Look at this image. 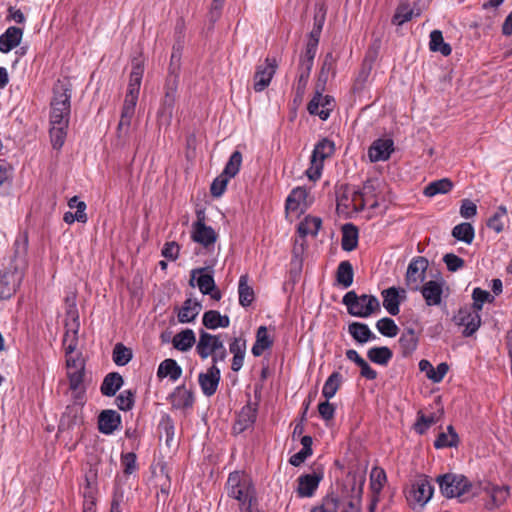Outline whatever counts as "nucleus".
<instances>
[{"instance_id":"nucleus-1","label":"nucleus","mask_w":512,"mask_h":512,"mask_svg":"<svg viewBox=\"0 0 512 512\" xmlns=\"http://www.w3.org/2000/svg\"><path fill=\"white\" fill-rule=\"evenodd\" d=\"M144 73V65L137 59L132 61V70L129 76L127 93L125 95L120 121L117 127L119 133L128 131L131 120L135 113V107L138 101L140 86Z\"/></svg>"},{"instance_id":"nucleus-2","label":"nucleus","mask_w":512,"mask_h":512,"mask_svg":"<svg viewBox=\"0 0 512 512\" xmlns=\"http://www.w3.org/2000/svg\"><path fill=\"white\" fill-rule=\"evenodd\" d=\"M72 84L69 79H58L52 88L50 123H69L71 114Z\"/></svg>"},{"instance_id":"nucleus-3","label":"nucleus","mask_w":512,"mask_h":512,"mask_svg":"<svg viewBox=\"0 0 512 512\" xmlns=\"http://www.w3.org/2000/svg\"><path fill=\"white\" fill-rule=\"evenodd\" d=\"M436 483L442 496L448 499L458 498L460 502H465L468 499L466 495L471 494V497H474L477 494L473 491L472 482L463 474H441L436 477Z\"/></svg>"},{"instance_id":"nucleus-4","label":"nucleus","mask_w":512,"mask_h":512,"mask_svg":"<svg viewBox=\"0 0 512 512\" xmlns=\"http://www.w3.org/2000/svg\"><path fill=\"white\" fill-rule=\"evenodd\" d=\"M342 303L347 307L351 316L360 318H368L381 309L376 296L368 294L358 296L353 290L343 296Z\"/></svg>"},{"instance_id":"nucleus-5","label":"nucleus","mask_w":512,"mask_h":512,"mask_svg":"<svg viewBox=\"0 0 512 512\" xmlns=\"http://www.w3.org/2000/svg\"><path fill=\"white\" fill-rule=\"evenodd\" d=\"M428 260L425 257L418 256L411 260L408 265L405 282L409 290L418 291L426 278Z\"/></svg>"},{"instance_id":"nucleus-6","label":"nucleus","mask_w":512,"mask_h":512,"mask_svg":"<svg viewBox=\"0 0 512 512\" xmlns=\"http://www.w3.org/2000/svg\"><path fill=\"white\" fill-rule=\"evenodd\" d=\"M197 221L193 223L191 238L194 242L205 248L213 246L217 240V234L211 226L205 224V213L202 210L196 212Z\"/></svg>"},{"instance_id":"nucleus-7","label":"nucleus","mask_w":512,"mask_h":512,"mask_svg":"<svg viewBox=\"0 0 512 512\" xmlns=\"http://www.w3.org/2000/svg\"><path fill=\"white\" fill-rule=\"evenodd\" d=\"M164 90L165 94L161 103V107L158 111V118L162 123L170 125L174 113L178 90V86L175 85L174 78H171L169 81H165Z\"/></svg>"},{"instance_id":"nucleus-8","label":"nucleus","mask_w":512,"mask_h":512,"mask_svg":"<svg viewBox=\"0 0 512 512\" xmlns=\"http://www.w3.org/2000/svg\"><path fill=\"white\" fill-rule=\"evenodd\" d=\"M453 321L458 326H464L462 334L464 337L472 336L481 325V316L478 311L473 308H460L458 313L453 317Z\"/></svg>"},{"instance_id":"nucleus-9","label":"nucleus","mask_w":512,"mask_h":512,"mask_svg":"<svg viewBox=\"0 0 512 512\" xmlns=\"http://www.w3.org/2000/svg\"><path fill=\"white\" fill-rule=\"evenodd\" d=\"M434 493V486L428 476H419L412 484L409 500L423 508L425 504L432 498Z\"/></svg>"},{"instance_id":"nucleus-10","label":"nucleus","mask_w":512,"mask_h":512,"mask_svg":"<svg viewBox=\"0 0 512 512\" xmlns=\"http://www.w3.org/2000/svg\"><path fill=\"white\" fill-rule=\"evenodd\" d=\"M278 67L277 60L275 58H266L264 64H260L256 67L254 74V85L253 88L256 92H261L266 89Z\"/></svg>"},{"instance_id":"nucleus-11","label":"nucleus","mask_w":512,"mask_h":512,"mask_svg":"<svg viewBox=\"0 0 512 512\" xmlns=\"http://www.w3.org/2000/svg\"><path fill=\"white\" fill-rule=\"evenodd\" d=\"M324 473L322 469L313 470L310 474H302L298 477V486L296 492L299 497H312L323 480Z\"/></svg>"},{"instance_id":"nucleus-12","label":"nucleus","mask_w":512,"mask_h":512,"mask_svg":"<svg viewBox=\"0 0 512 512\" xmlns=\"http://www.w3.org/2000/svg\"><path fill=\"white\" fill-rule=\"evenodd\" d=\"M67 314L71 316L72 322L66 323V333L63 338L65 354H73L78 345L79 316L75 305H72Z\"/></svg>"},{"instance_id":"nucleus-13","label":"nucleus","mask_w":512,"mask_h":512,"mask_svg":"<svg viewBox=\"0 0 512 512\" xmlns=\"http://www.w3.org/2000/svg\"><path fill=\"white\" fill-rule=\"evenodd\" d=\"M228 495L242 504H250L251 486L246 480H242L237 472L231 473L227 480Z\"/></svg>"},{"instance_id":"nucleus-14","label":"nucleus","mask_w":512,"mask_h":512,"mask_svg":"<svg viewBox=\"0 0 512 512\" xmlns=\"http://www.w3.org/2000/svg\"><path fill=\"white\" fill-rule=\"evenodd\" d=\"M223 348V341L220 338V335H213L205 330H200L199 332V340L196 345V352L200 356L201 359H206L213 352H217Z\"/></svg>"},{"instance_id":"nucleus-15","label":"nucleus","mask_w":512,"mask_h":512,"mask_svg":"<svg viewBox=\"0 0 512 512\" xmlns=\"http://www.w3.org/2000/svg\"><path fill=\"white\" fill-rule=\"evenodd\" d=\"M210 267L196 268L191 271V278L189 280V285L191 287L195 286V279L197 282V286L202 294L212 292L213 288H215V281L212 274V271L208 272Z\"/></svg>"},{"instance_id":"nucleus-16","label":"nucleus","mask_w":512,"mask_h":512,"mask_svg":"<svg viewBox=\"0 0 512 512\" xmlns=\"http://www.w3.org/2000/svg\"><path fill=\"white\" fill-rule=\"evenodd\" d=\"M257 412V403L253 404L249 401L245 406H243L238 415L237 421L233 426L234 432L240 434L247 430L248 428H251L256 421Z\"/></svg>"},{"instance_id":"nucleus-17","label":"nucleus","mask_w":512,"mask_h":512,"mask_svg":"<svg viewBox=\"0 0 512 512\" xmlns=\"http://www.w3.org/2000/svg\"><path fill=\"white\" fill-rule=\"evenodd\" d=\"M364 483V478H360L359 483H357V479L354 476L348 483L344 484L342 487V496L350 498V500L348 501V507L352 511L359 509V505L363 494Z\"/></svg>"},{"instance_id":"nucleus-18","label":"nucleus","mask_w":512,"mask_h":512,"mask_svg":"<svg viewBox=\"0 0 512 512\" xmlns=\"http://www.w3.org/2000/svg\"><path fill=\"white\" fill-rule=\"evenodd\" d=\"M394 151L392 139H377L368 149V156L371 162L386 161Z\"/></svg>"},{"instance_id":"nucleus-19","label":"nucleus","mask_w":512,"mask_h":512,"mask_svg":"<svg viewBox=\"0 0 512 512\" xmlns=\"http://www.w3.org/2000/svg\"><path fill=\"white\" fill-rule=\"evenodd\" d=\"M198 381L205 396L214 395L220 382V369L216 365H212L206 373L199 374Z\"/></svg>"},{"instance_id":"nucleus-20","label":"nucleus","mask_w":512,"mask_h":512,"mask_svg":"<svg viewBox=\"0 0 512 512\" xmlns=\"http://www.w3.org/2000/svg\"><path fill=\"white\" fill-rule=\"evenodd\" d=\"M121 425V415L112 409L100 412L98 416V430L105 435L112 434Z\"/></svg>"},{"instance_id":"nucleus-21","label":"nucleus","mask_w":512,"mask_h":512,"mask_svg":"<svg viewBox=\"0 0 512 512\" xmlns=\"http://www.w3.org/2000/svg\"><path fill=\"white\" fill-rule=\"evenodd\" d=\"M169 401L175 409H189L194 405V394L185 385H180L170 394Z\"/></svg>"},{"instance_id":"nucleus-22","label":"nucleus","mask_w":512,"mask_h":512,"mask_svg":"<svg viewBox=\"0 0 512 512\" xmlns=\"http://www.w3.org/2000/svg\"><path fill=\"white\" fill-rule=\"evenodd\" d=\"M81 423H83L82 407L73 403L68 405L63 412L59 423V431L69 430Z\"/></svg>"},{"instance_id":"nucleus-23","label":"nucleus","mask_w":512,"mask_h":512,"mask_svg":"<svg viewBox=\"0 0 512 512\" xmlns=\"http://www.w3.org/2000/svg\"><path fill=\"white\" fill-rule=\"evenodd\" d=\"M443 284L430 280L420 286L421 294L428 306H438L442 302Z\"/></svg>"},{"instance_id":"nucleus-24","label":"nucleus","mask_w":512,"mask_h":512,"mask_svg":"<svg viewBox=\"0 0 512 512\" xmlns=\"http://www.w3.org/2000/svg\"><path fill=\"white\" fill-rule=\"evenodd\" d=\"M403 357L410 356L418 347L419 336L411 327L405 328L398 340Z\"/></svg>"},{"instance_id":"nucleus-25","label":"nucleus","mask_w":512,"mask_h":512,"mask_svg":"<svg viewBox=\"0 0 512 512\" xmlns=\"http://www.w3.org/2000/svg\"><path fill=\"white\" fill-rule=\"evenodd\" d=\"M22 272L17 268L13 272L2 274V299L10 298L19 288L22 281Z\"/></svg>"},{"instance_id":"nucleus-26","label":"nucleus","mask_w":512,"mask_h":512,"mask_svg":"<svg viewBox=\"0 0 512 512\" xmlns=\"http://www.w3.org/2000/svg\"><path fill=\"white\" fill-rule=\"evenodd\" d=\"M124 384L122 375L118 372L108 373L100 386V392L103 396L113 397Z\"/></svg>"},{"instance_id":"nucleus-27","label":"nucleus","mask_w":512,"mask_h":512,"mask_svg":"<svg viewBox=\"0 0 512 512\" xmlns=\"http://www.w3.org/2000/svg\"><path fill=\"white\" fill-rule=\"evenodd\" d=\"M382 298H383V307L386 309V311L392 315L396 316L400 312V303H401V297L399 295V289L392 286L387 289H384L381 292Z\"/></svg>"},{"instance_id":"nucleus-28","label":"nucleus","mask_w":512,"mask_h":512,"mask_svg":"<svg viewBox=\"0 0 512 512\" xmlns=\"http://www.w3.org/2000/svg\"><path fill=\"white\" fill-rule=\"evenodd\" d=\"M348 332L351 337L359 344H364L375 340L376 335L370 330L369 326L362 322H352L348 326Z\"/></svg>"},{"instance_id":"nucleus-29","label":"nucleus","mask_w":512,"mask_h":512,"mask_svg":"<svg viewBox=\"0 0 512 512\" xmlns=\"http://www.w3.org/2000/svg\"><path fill=\"white\" fill-rule=\"evenodd\" d=\"M201 309L202 305L200 302L191 298L186 299L182 308L178 312V321L180 323H189L194 321Z\"/></svg>"},{"instance_id":"nucleus-30","label":"nucleus","mask_w":512,"mask_h":512,"mask_svg":"<svg viewBox=\"0 0 512 512\" xmlns=\"http://www.w3.org/2000/svg\"><path fill=\"white\" fill-rule=\"evenodd\" d=\"M202 323L207 329L227 328L230 325V318L221 315L217 310H208L204 313Z\"/></svg>"},{"instance_id":"nucleus-31","label":"nucleus","mask_w":512,"mask_h":512,"mask_svg":"<svg viewBox=\"0 0 512 512\" xmlns=\"http://www.w3.org/2000/svg\"><path fill=\"white\" fill-rule=\"evenodd\" d=\"M23 37V29L11 26L2 33V53H7L17 47Z\"/></svg>"},{"instance_id":"nucleus-32","label":"nucleus","mask_w":512,"mask_h":512,"mask_svg":"<svg viewBox=\"0 0 512 512\" xmlns=\"http://www.w3.org/2000/svg\"><path fill=\"white\" fill-rule=\"evenodd\" d=\"M358 245V229L352 223L342 226L341 247L344 251L350 252Z\"/></svg>"},{"instance_id":"nucleus-33","label":"nucleus","mask_w":512,"mask_h":512,"mask_svg":"<svg viewBox=\"0 0 512 512\" xmlns=\"http://www.w3.org/2000/svg\"><path fill=\"white\" fill-rule=\"evenodd\" d=\"M182 375V368L176 360L168 358L162 361L158 367L157 376L159 378L169 377L170 380L176 381Z\"/></svg>"},{"instance_id":"nucleus-34","label":"nucleus","mask_w":512,"mask_h":512,"mask_svg":"<svg viewBox=\"0 0 512 512\" xmlns=\"http://www.w3.org/2000/svg\"><path fill=\"white\" fill-rule=\"evenodd\" d=\"M367 357L374 364L387 366L393 358V352L387 346H375L367 351Z\"/></svg>"},{"instance_id":"nucleus-35","label":"nucleus","mask_w":512,"mask_h":512,"mask_svg":"<svg viewBox=\"0 0 512 512\" xmlns=\"http://www.w3.org/2000/svg\"><path fill=\"white\" fill-rule=\"evenodd\" d=\"M335 151V144L328 138L321 139L314 147L311 155V162L319 161L323 163L324 160L330 157Z\"/></svg>"},{"instance_id":"nucleus-36","label":"nucleus","mask_w":512,"mask_h":512,"mask_svg":"<svg viewBox=\"0 0 512 512\" xmlns=\"http://www.w3.org/2000/svg\"><path fill=\"white\" fill-rule=\"evenodd\" d=\"M273 340L269 337L267 327L260 326L256 333V340L252 347V354L255 357H259L263 354L266 349L271 348Z\"/></svg>"},{"instance_id":"nucleus-37","label":"nucleus","mask_w":512,"mask_h":512,"mask_svg":"<svg viewBox=\"0 0 512 512\" xmlns=\"http://www.w3.org/2000/svg\"><path fill=\"white\" fill-rule=\"evenodd\" d=\"M196 342L195 333L192 329H185L177 333L172 340L175 349L186 352L193 347Z\"/></svg>"},{"instance_id":"nucleus-38","label":"nucleus","mask_w":512,"mask_h":512,"mask_svg":"<svg viewBox=\"0 0 512 512\" xmlns=\"http://www.w3.org/2000/svg\"><path fill=\"white\" fill-rule=\"evenodd\" d=\"M50 125L51 145L54 149L60 150L65 143L69 123H50Z\"/></svg>"},{"instance_id":"nucleus-39","label":"nucleus","mask_w":512,"mask_h":512,"mask_svg":"<svg viewBox=\"0 0 512 512\" xmlns=\"http://www.w3.org/2000/svg\"><path fill=\"white\" fill-rule=\"evenodd\" d=\"M353 278L354 270L352 264L348 260L340 262L336 270L337 283L344 288H348L352 285Z\"/></svg>"},{"instance_id":"nucleus-40","label":"nucleus","mask_w":512,"mask_h":512,"mask_svg":"<svg viewBox=\"0 0 512 512\" xmlns=\"http://www.w3.org/2000/svg\"><path fill=\"white\" fill-rule=\"evenodd\" d=\"M239 304L249 307L255 299L253 288L248 284V275H242L238 284Z\"/></svg>"},{"instance_id":"nucleus-41","label":"nucleus","mask_w":512,"mask_h":512,"mask_svg":"<svg viewBox=\"0 0 512 512\" xmlns=\"http://www.w3.org/2000/svg\"><path fill=\"white\" fill-rule=\"evenodd\" d=\"M322 219L315 216H306L298 225V233L300 236L307 235L316 236L321 228Z\"/></svg>"},{"instance_id":"nucleus-42","label":"nucleus","mask_w":512,"mask_h":512,"mask_svg":"<svg viewBox=\"0 0 512 512\" xmlns=\"http://www.w3.org/2000/svg\"><path fill=\"white\" fill-rule=\"evenodd\" d=\"M453 186V182L449 178H442L430 182L424 188L423 193L427 197H433L437 194H446L452 190Z\"/></svg>"},{"instance_id":"nucleus-43","label":"nucleus","mask_w":512,"mask_h":512,"mask_svg":"<svg viewBox=\"0 0 512 512\" xmlns=\"http://www.w3.org/2000/svg\"><path fill=\"white\" fill-rule=\"evenodd\" d=\"M447 432L448 433L441 432L438 434L437 438L434 441V447L436 449L457 447L459 443V437L454 427L452 425H449L447 427Z\"/></svg>"},{"instance_id":"nucleus-44","label":"nucleus","mask_w":512,"mask_h":512,"mask_svg":"<svg viewBox=\"0 0 512 512\" xmlns=\"http://www.w3.org/2000/svg\"><path fill=\"white\" fill-rule=\"evenodd\" d=\"M429 48L433 52H440L443 56H449L452 52L450 44L444 41L440 30H433L430 33Z\"/></svg>"},{"instance_id":"nucleus-45","label":"nucleus","mask_w":512,"mask_h":512,"mask_svg":"<svg viewBox=\"0 0 512 512\" xmlns=\"http://www.w3.org/2000/svg\"><path fill=\"white\" fill-rule=\"evenodd\" d=\"M343 381V376L340 372H333L325 381L322 388V395L325 399L330 400L335 396Z\"/></svg>"},{"instance_id":"nucleus-46","label":"nucleus","mask_w":512,"mask_h":512,"mask_svg":"<svg viewBox=\"0 0 512 512\" xmlns=\"http://www.w3.org/2000/svg\"><path fill=\"white\" fill-rule=\"evenodd\" d=\"M452 236L466 244H471L475 237V230L472 224L463 222L452 229Z\"/></svg>"},{"instance_id":"nucleus-47","label":"nucleus","mask_w":512,"mask_h":512,"mask_svg":"<svg viewBox=\"0 0 512 512\" xmlns=\"http://www.w3.org/2000/svg\"><path fill=\"white\" fill-rule=\"evenodd\" d=\"M372 70V60L365 58L362 62L361 68L354 80V84L352 87L353 92L359 93L365 87V84L369 78V75Z\"/></svg>"},{"instance_id":"nucleus-48","label":"nucleus","mask_w":512,"mask_h":512,"mask_svg":"<svg viewBox=\"0 0 512 512\" xmlns=\"http://www.w3.org/2000/svg\"><path fill=\"white\" fill-rule=\"evenodd\" d=\"M322 93L316 90L314 97L307 105V110L311 115H317L321 120H327L330 116L331 108L319 109L321 107Z\"/></svg>"},{"instance_id":"nucleus-49","label":"nucleus","mask_w":512,"mask_h":512,"mask_svg":"<svg viewBox=\"0 0 512 512\" xmlns=\"http://www.w3.org/2000/svg\"><path fill=\"white\" fill-rule=\"evenodd\" d=\"M241 164L242 154L240 151L236 150L231 154L221 174L231 179L238 174Z\"/></svg>"},{"instance_id":"nucleus-50","label":"nucleus","mask_w":512,"mask_h":512,"mask_svg":"<svg viewBox=\"0 0 512 512\" xmlns=\"http://www.w3.org/2000/svg\"><path fill=\"white\" fill-rule=\"evenodd\" d=\"M112 358L116 365L125 366L132 359V350L122 343H117L114 346Z\"/></svg>"},{"instance_id":"nucleus-51","label":"nucleus","mask_w":512,"mask_h":512,"mask_svg":"<svg viewBox=\"0 0 512 512\" xmlns=\"http://www.w3.org/2000/svg\"><path fill=\"white\" fill-rule=\"evenodd\" d=\"M376 328L385 337L393 338L397 336L399 328L395 321L389 317H383L376 322Z\"/></svg>"},{"instance_id":"nucleus-52","label":"nucleus","mask_w":512,"mask_h":512,"mask_svg":"<svg viewBox=\"0 0 512 512\" xmlns=\"http://www.w3.org/2000/svg\"><path fill=\"white\" fill-rule=\"evenodd\" d=\"M135 395L136 392L131 389L123 390L115 399L116 406L121 411H130L135 404Z\"/></svg>"},{"instance_id":"nucleus-53","label":"nucleus","mask_w":512,"mask_h":512,"mask_svg":"<svg viewBox=\"0 0 512 512\" xmlns=\"http://www.w3.org/2000/svg\"><path fill=\"white\" fill-rule=\"evenodd\" d=\"M308 192L305 188L297 187L291 191L286 199L287 210H297L301 202L305 201Z\"/></svg>"},{"instance_id":"nucleus-54","label":"nucleus","mask_w":512,"mask_h":512,"mask_svg":"<svg viewBox=\"0 0 512 512\" xmlns=\"http://www.w3.org/2000/svg\"><path fill=\"white\" fill-rule=\"evenodd\" d=\"M315 50L306 49L303 55L300 56L298 73L310 77V73L314 64V58L316 56Z\"/></svg>"},{"instance_id":"nucleus-55","label":"nucleus","mask_w":512,"mask_h":512,"mask_svg":"<svg viewBox=\"0 0 512 512\" xmlns=\"http://www.w3.org/2000/svg\"><path fill=\"white\" fill-rule=\"evenodd\" d=\"M473 304L472 308L478 312H480L483 308V304L485 302L492 303L494 301V296L490 294L487 290H483L479 287L474 288L472 292Z\"/></svg>"},{"instance_id":"nucleus-56","label":"nucleus","mask_w":512,"mask_h":512,"mask_svg":"<svg viewBox=\"0 0 512 512\" xmlns=\"http://www.w3.org/2000/svg\"><path fill=\"white\" fill-rule=\"evenodd\" d=\"M414 11L409 7L406 3H401L396 8L395 14L392 17V24L401 26L405 22H408L412 19Z\"/></svg>"},{"instance_id":"nucleus-57","label":"nucleus","mask_w":512,"mask_h":512,"mask_svg":"<svg viewBox=\"0 0 512 512\" xmlns=\"http://www.w3.org/2000/svg\"><path fill=\"white\" fill-rule=\"evenodd\" d=\"M507 215V209L505 206L501 205L497 208L495 213L488 219L487 226L494 230L496 233H500L504 229L503 219Z\"/></svg>"},{"instance_id":"nucleus-58","label":"nucleus","mask_w":512,"mask_h":512,"mask_svg":"<svg viewBox=\"0 0 512 512\" xmlns=\"http://www.w3.org/2000/svg\"><path fill=\"white\" fill-rule=\"evenodd\" d=\"M491 495V501L493 507H499L502 505L510 495V488L507 485L495 486L492 485L491 489H486Z\"/></svg>"},{"instance_id":"nucleus-59","label":"nucleus","mask_w":512,"mask_h":512,"mask_svg":"<svg viewBox=\"0 0 512 512\" xmlns=\"http://www.w3.org/2000/svg\"><path fill=\"white\" fill-rule=\"evenodd\" d=\"M338 507V496L334 495L333 493H329L323 498L322 504L313 507L310 512H337Z\"/></svg>"},{"instance_id":"nucleus-60","label":"nucleus","mask_w":512,"mask_h":512,"mask_svg":"<svg viewBox=\"0 0 512 512\" xmlns=\"http://www.w3.org/2000/svg\"><path fill=\"white\" fill-rule=\"evenodd\" d=\"M158 429L160 434L165 435V442L170 446L175 434V427L172 418L169 415L163 416L158 425Z\"/></svg>"},{"instance_id":"nucleus-61","label":"nucleus","mask_w":512,"mask_h":512,"mask_svg":"<svg viewBox=\"0 0 512 512\" xmlns=\"http://www.w3.org/2000/svg\"><path fill=\"white\" fill-rule=\"evenodd\" d=\"M437 422V419L434 414L430 416L424 415L421 411L418 412L417 421L414 424V430L420 434L423 435L426 433L428 428L435 424Z\"/></svg>"},{"instance_id":"nucleus-62","label":"nucleus","mask_w":512,"mask_h":512,"mask_svg":"<svg viewBox=\"0 0 512 512\" xmlns=\"http://www.w3.org/2000/svg\"><path fill=\"white\" fill-rule=\"evenodd\" d=\"M371 489L374 493H380L386 482V473L381 468H374L371 472Z\"/></svg>"},{"instance_id":"nucleus-63","label":"nucleus","mask_w":512,"mask_h":512,"mask_svg":"<svg viewBox=\"0 0 512 512\" xmlns=\"http://www.w3.org/2000/svg\"><path fill=\"white\" fill-rule=\"evenodd\" d=\"M229 180L230 178L225 177L223 174L217 176L210 186L211 195L215 198L221 197L226 191Z\"/></svg>"},{"instance_id":"nucleus-64","label":"nucleus","mask_w":512,"mask_h":512,"mask_svg":"<svg viewBox=\"0 0 512 512\" xmlns=\"http://www.w3.org/2000/svg\"><path fill=\"white\" fill-rule=\"evenodd\" d=\"M443 261L450 272H456L457 270L463 268L465 265V261L454 253L445 254Z\"/></svg>"}]
</instances>
